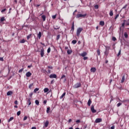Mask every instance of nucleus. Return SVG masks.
I'll return each mask as SVG.
<instances>
[{"mask_svg":"<svg viewBox=\"0 0 129 129\" xmlns=\"http://www.w3.org/2000/svg\"><path fill=\"white\" fill-rule=\"evenodd\" d=\"M63 78H64V82H65L67 79H66V76L64 75H62L61 77L60 78V79H63Z\"/></svg>","mask_w":129,"mask_h":129,"instance_id":"obj_19","label":"nucleus"},{"mask_svg":"<svg viewBox=\"0 0 129 129\" xmlns=\"http://www.w3.org/2000/svg\"><path fill=\"white\" fill-rule=\"evenodd\" d=\"M56 16H57V15H53L52 16V19H53V20H55V19H56Z\"/></svg>","mask_w":129,"mask_h":129,"instance_id":"obj_45","label":"nucleus"},{"mask_svg":"<svg viewBox=\"0 0 129 129\" xmlns=\"http://www.w3.org/2000/svg\"><path fill=\"white\" fill-rule=\"evenodd\" d=\"M40 102H39V100H35V104H36V105H39Z\"/></svg>","mask_w":129,"mask_h":129,"instance_id":"obj_30","label":"nucleus"},{"mask_svg":"<svg viewBox=\"0 0 129 129\" xmlns=\"http://www.w3.org/2000/svg\"><path fill=\"white\" fill-rule=\"evenodd\" d=\"M83 59L84 60H87V59H88V57L87 56H84Z\"/></svg>","mask_w":129,"mask_h":129,"instance_id":"obj_52","label":"nucleus"},{"mask_svg":"<svg viewBox=\"0 0 129 129\" xmlns=\"http://www.w3.org/2000/svg\"><path fill=\"white\" fill-rule=\"evenodd\" d=\"M118 17H119V15L117 14L115 17V20H116V19H117L118 18Z\"/></svg>","mask_w":129,"mask_h":129,"instance_id":"obj_49","label":"nucleus"},{"mask_svg":"<svg viewBox=\"0 0 129 129\" xmlns=\"http://www.w3.org/2000/svg\"><path fill=\"white\" fill-rule=\"evenodd\" d=\"M50 52H51V48H50V47H49V48L47 49V53H50Z\"/></svg>","mask_w":129,"mask_h":129,"instance_id":"obj_43","label":"nucleus"},{"mask_svg":"<svg viewBox=\"0 0 129 129\" xmlns=\"http://www.w3.org/2000/svg\"><path fill=\"white\" fill-rule=\"evenodd\" d=\"M114 127H115L114 125H113L111 127V129H114Z\"/></svg>","mask_w":129,"mask_h":129,"instance_id":"obj_61","label":"nucleus"},{"mask_svg":"<svg viewBox=\"0 0 129 129\" xmlns=\"http://www.w3.org/2000/svg\"><path fill=\"white\" fill-rule=\"evenodd\" d=\"M48 125H49V121L46 120L45 123L44 127H47Z\"/></svg>","mask_w":129,"mask_h":129,"instance_id":"obj_13","label":"nucleus"},{"mask_svg":"<svg viewBox=\"0 0 129 129\" xmlns=\"http://www.w3.org/2000/svg\"><path fill=\"white\" fill-rule=\"evenodd\" d=\"M106 50L104 52L105 55L107 57L108 56V54L109 53V49L110 48V47L109 46H105Z\"/></svg>","mask_w":129,"mask_h":129,"instance_id":"obj_1","label":"nucleus"},{"mask_svg":"<svg viewBox=\"0 0 129 129\" xmlns=\"http://www.w3.org/2000/svg\"><path fill=\"white\" fill-rule=\"evenodd\" d=\"M29 96L30 97H32V96H33V93H31L30 94H29Z\"/></svg>","mask_w":129,"mask_h":129,"instance_id":"obj_54","label":"nucleus"},{"mask_svg":"<svg viewBox=\"0 0 129 129\" xmlns=\"http://www.w3.org/2000/svg\"><path fill=\"white\" fill-rule=\"evenodd\" d=\"M26 77H30V76H32V73H31L30 72H28L26 74Z\"/></svg>","mask_w":129,"mask_h":129,"instance_id":"obj_10","label":"nucleus"},{"mask_svg":"<svg viewBox=\"0 0 129 129\" xmlns=\"http://www.w3.org/2000/svg\"><path fill=\"white\" fill-rule=\"evenodd\" d=\"M27 103V104H28L29 106L31 105V98H30L28 99Z\"/></svg>","mask_w":129,"mask_h":129,"instance_id":"obj_15","label":"nucleus"},{"mask_svg":"<svg viewBox=\"0 0 129 129\" xmlns=\"http://www.w3.org/2000/svg\"><path fill=\"white\" fill-rule=\"evenodd\" d=\"M118 100H119V101H121V102H124V103L125 102H128L129 103V99H126V100H124L123 101H121L119 99V98H118Z\"/></svg>","mask_w":129,"mask_h":129,"instance_id":"obj_16","label":"nucleus"},{"mask_svg":"<svg viewBox=\"0 0 129 129\" xmlns=\"http://www.w3.org/2000/svg\"><path fill=\"white\" fill-rule=\"evenodd\" d=\"M24 71V68L21 69L19 71V73H22Z\"/></svg>","mask_w":129,"mask_h":129,"instance_id":"obj_41","label":"nucleus"},{"mask_svg":"<svg viewBox=\"0 0 129 129\" xmlns=\"http://www.w3.org/2000/svg\"><path fill=\"white\" fill-rule=\"evenodd\" d=\"M12 94H13V91H9L7 93V95L8 96H9V95H12Z\"/></svg>","mask_w":129,"mask_h":129,"instance_id":"obj_17","label":"nucleus"},{"mask_svg":"<svg viewBox=\"0 0 129 129\" xmlns=\"http://www.w3.org/2000/svg\"><path fill=\"white\" fill-rule=\"evenodd\" d=\"M59 27H54V30H58Z\"/></svg>","mask_w":129,"mask_h":129,"instance_id":"obj_63","label":"nucleus"},{"mask_svg":"<svg viewBox=\"0 0 129 129\" xmlns=\"http://www.w3.org/2000/svg\"><path fill=\"white\" fill-rule=\"evenodd\" d=\"M44 52H45V50H44V48H42L40 51L41 57H44V55L45 54Z\"/></svg>","mask_w":129,"mask_h":129,"instance_id":"obj_5","label":"nucleus"},{"mask_svg":"<svg viewBox=\"0 0 129 129\" xmlns=\"http://www.w3.org/2000/svg\"><path fill=\"white\" fill-rule=\"evenodd\" d=\"M124 80H125V76L123 75L122 77V79L121 80V83H123L124 82Z\"/></svg>","mask_w":129,"mask_h":129,"instance_id":"obj_11","label":"nucleus"},{"mask_svg":"<svg viewBox=\"0 0 129 129\" xmlns=\"http://www.w3.org/2000/svg\"><path fill=\"white\" fill-rule=\"evenodd\" d=\"M37 91H39V88H36L34 90V93H36L37 92Z\"/></svg>","mask_w":129,"mask_h":129,"instance_id":"obj_36","label":"nucleus"},{"mask_svg":"<svg viewBox=\"0 0 129 129\" xmlns=\"http://www.w3.org/2000/svg\"><path fill=\"white\" fill-rule=\"evenodd\" d=\"M46 112L47 113H49L50 112V107L47 108Z\"/></svg>","mask_w":129,"mask_h":129,"instance_id":"obj_35","label":"nucleus"},{"mask_svg":"<svg viewBox=\"0 0 129 129\" xmlns=\"http://www.w3.org/2000/svg\"><path fill=\"white\" fill-rule=\"evenodd\" d=\"M33 85H34V84H31L29 86V89H32V86H33Z\"/></svg>","mask_w":129,"mask_h":129,"instance_id":"obj_40","label":"nucleus"},{"mask_svg":"<svg viewBox=\"0 0 129 129\" xmlns=\"http://www.w3.org/2000/svg\"><path fill=\"white\" fill-rule=\"evenodd\" d=\"M15 104H16V105H18V101L16 100L14 102Z\"/></svg>","mask_w":129,"mask_h":129,"instance_id":"obj_57","label":"nucleus"},{"mask_svg":"<svg viewBox=\"0 0 129 129\" xmlns=\"http://www.w3.org/2000/svg\"><path fill=\"white\" fill-rule=\"evenodd\" d=\"M94 8H95V9H96V10H97V9H98V8H99V7L98 6V5H95V6H94Z\"/></svg>","mask_w":129,"mask_h":129,"instance_id":"obj_42","label":"nucleus"},{"mask_svg":"<svg viewBox=\"0 0 129 129\" xmlns=\"http://www.w3.org/2000/svg\"><path fill=\"white\" fill-rule=\"evenodd\" d=\"M87 14H77V18H82L83 17L84 18L86 17Z\"/></svg>","mask_w":129,"mask_h":129,"instance_id":"obj_3","label":"nucleus"},{"mask_svg":"<svg viewBox=\"0 0 129 129\" xmlns=\"http://www.w3.org/2000/svg\"><path fill=\"white\" fill-rule=\"evenodd\" d=\"M31 37H32V34H30L27 36V40H29L30 39V38H31Z\"/></svg>","mask_w":129,"mask_h":129,"instance_id":"obj_37","label":"nucleus"},{"mask_svg":"<svg viewBox=\"0 0 129 129\" xmlns=\"http://www.w3.org/2000/svg\"><path fill=\"white\" fill-rule=\"evenodd\" d=\"M5 11H7L6 9H4L1 11L2 13H5Z\"/></svg>","mask_w":129,"mask_h":129,"instance_id":"obj_51","label":"nucleus"},{"mask_svg":"<svg viewBox=\"0 0 129 129\" xmlns=\"http://www.w3.org/2000/svg\"><path fill=\"white\" fill-rule=\"evenodd\" d=\"M126 7H127V5H125L122 8V9H126Z\"/></svg>","mask_w":129,"mask_h":129,"instance_id":"obj_58","label":"nucleus"},{"mask_svg":"<svg viewBox=\"0 0 129 129\" xmlns=\"http://www.w3.org/2000/svg\"><path fill=\"white\" fill-rule=\"evenodd\" d=\"M92 103V102L91 101V100L89 99L88 101V105L89 106H90V105Z\"/></svg>","mask_w":129,"mask_h":129,"instance_id":"obj_23","label":"nucleus"},{"mask_svg":"<svg viewBox=\"0 0 129 129\" xmlns=\"http://www.w3.org/2000/svg\"><path fill=\"white\" fill-rule=\"evenodd\" d=\"M41 18H42L43 22H45V21H46V16L42 15Z\"/></svg>","mask_w":129,"mask_h":129,"instance_id":"obj_22","label":"nucleus"},{"mask_svg":"<svg viewBox=\"0 0 129 129\" xmlns=\"http://www.w3.org/2000/svg\"><path fill=\"white\" fill-rule=\"evenodd\" d=\"M112 41H116V38L113 37L112 38Z\"/></svg>","mask_w":129,"mask_h":129,"instance_id":"obj_48","label":"nucleus"},{"mask_svg":"<svg viewBox=\"0 0 129 129\" xmlns=\"http://www.w3.org/2000/svg\"><path fill=\"white\" fill-rule=\"evenodd\" d=\"M67 53H68V55H70V54L72 53V50L68 49L67 50Z\"/></svg>","mask_w":129,"mask_h":129,"instance_id":"obj_24","label":"nucleus"},{"mask_svg":"<svg viewBox=\"0 0 129 129\" xmlns=\"http://www.w3.org/2000/svg\"><path fill=\"white\" fill-rule=\"evenodd\" d=\"M48 91H49V88H45L44 89V92L47 93V92H48Z\"/></svg>","mask_w":129,"mask_h":129,"instance_id":"obj_25","label":"nucleus"},{"mask_svg":"<svg viewBox=\"0 0 129 129\" xmlns=\"http://www.w3.org/2000/svg\"><path fill=\"white\" fill-rule=\"evenodd\" d=\"M72 44H74V45H75V44H76L77 43V40H73L72 41Z\"/></svg>","mask_w":129,"mask_h":129,"instance_id":"obj_27","label":"nucleus"},{"mask_svg":"<svg viewBox=\"0 0 129 129\" xmlns=\"http://www.w3.org/2000/svg\"><path fill=\"white\" fill-rule=\"evenodd\" d=\"M66 95V92H64L62 95L60 96V97H59L60 99H62V98H63V97H64V96H65Z\"/></svg>","mask_w":129,"mask_h":129,"instance_id":"obj_18","label":"nucleus"},{"mask_svg":"<svg viewBox=\"0 0 129 129\" xmlns=\"http://www.w3.org/2000/svg\"><path fill=\"white\" fill-rule=\"evenodd\" d=\"M126 26H129V21H126V23H125Z\"/></svg>","mask_w":129,"mask_h":129,"instance_id":"obj_46","label":"nucleus"},{"mask_svg":"<svg viewBox=\"0 0 129 129\" xmlns=\"http://www.w3.org/2000/svg\"><path fill=\"white\" fill-rule=\"evenodd\" d=\"M91 110L93 113H95V112H96V110L94 109V106L93 105L91 106Z\"/></svg>","mask_w":129,"mask_h":129,"instance_id":"obj_4","label":"nucleus"},{"mask_svg":"<svg viewBox=\"0 0 129 129\" xmlns=\"http://www.w3.org/2000/svg\"><path fill=\"white\" fill-rule=\"evenodd\" d=\"M31 129H37V128H36V127H32L31 128Z\"/></svg>","mask_w":129,"mask_h":129,"instance_id":"obj_64","label":"nucleus"},{"mask_svg":"<svg viewBox=\"0 0 129 129\" xmlns=\"http://www.w3.org/2000/svg\"><path fill=\"white\" fill-rule=\"evenodd\" d=\"M79 87H81V84L80 83H77L75 85V88H79Z\"/></svg>","mask_w":129,"mask_h":129,"instance_id":"obj_7","label":"nucleus"},{"mask_svg":"<svg viewBox=\"0 0 129 129\" xmlns=\"http://www.w3.org/2000/svg\"><path fill=\"white\" fill-rule=\"evenodd\" d=\"M60 34L57 35V36H56V41H58V40H59V39H60Z\"/></svg>","mask_w":129,"mask_h":129,"instance_id":"obj_34","label":"nucleus"},{"mask_svg":"<svg viewBox=\"0 0 129 129\" xmlns=\"http://www.w3.org/2000/svg\"><path fill=\"white\" fill-rule=\"evenodd\" d=\"M37 37L39 39H41V37H42V32H41V31L39 32Z\"/></svg>","mask_w":129,"mask_h":129,"instance_id":"obj_14","label":"nucleus"},{"mask_svg":"<svg viewBox=\"0 0 129 129\" xmlns=\"http://www.w3.org/2000/svg\"><path fill=\"white\" fill-rule=\"evenodd\" d=\"M72 31H74V22H73L72 25Z\"/></svg>","mask_w":129,"mask_h":129,"instance_id":"obj_28","label":"nucleus"},{"mask_svg":"<svg viewBox=\"0 0 129 129\" xmlns=\"http://www.w3.org/2000/svg\"><path fill=\"white\" fill-rule=\"evenodd\" d=\"M100 26H102V27H103L104 26V21H100L99 23Z\"/></svg>","mask_w":129,"mask_h":129,"instance_id":"obj_21","label":"nucleus"},{"mask_svg":"<svg viewBox=\"0 0 129 129\" xmlns=\"http://www.w3.org/2000/svg\"><path fill=\"white\" fill-rule=\"evenodd\" d=\"M123 23H122V27H124V25L125 24V22H126V20H123Z\"/></svg>","mask_w":129,"mask_h":129,"instance_id":"obj_38","label":"nucleus"},{"mask_svg":"<svg viewBox=\"0 0 129 129\" xmlns=\"http://www.w3.org/2000/svg\"><path fill=\"white\" fill-rule=\"evenodd\" d=\"M53 83H54V80H52L50 82V84H53Z\"/></svg>","mask_w":129,"mask_h":129,"instance_id":"obj_59","label":"nucleus"},{"mask_svg":"<svg viewBox=\"0 0 129 129\" xmlns=\"http://www.w3.org/2000/svg\"><path fill=\"white\" fill-rule=\"evenodd\" d=\"M5 21H6V19H5V17H2L1 18L0 22H4Z\"/></svg>","mask_w":129,"mask_h":129,"instance_id":"obj_26","label":"nucleus"},{"mask_svg":"<svg viewBox=\"0 0 129 129\" xmlns=\"http://www.w3.org/2000/svg\"><path fill=\"white\" fill-rule=\"evenodd\" d=\"M109 16L110 17H112V16H113V11H112L111 10H110Z\"/></svg>","mask_w":129,"mask_h":129,"instance_id":"obj_20","label":"nucleus"},{"mask_svg":"<svg viewBox=\"0 0 129 129\" xmlns=\"http://www.w3.org/2000/svg\"><path fill=\"white\" fill-rule=\"evenodd\" d=\"M76 122H77V123H79V122H80V120H77L76 121Z\"/></svg>","mask_w":129,"mask_h":129,"instance_id":"obj_56","label":"nucleus"},{"mask_svg":"<svg viewBox=\"0 0 129 129\" xmlns=\"http://www.w3.org/2000/svg\"><path fill=\"white\" fill-rule=\"evenodd\" d=\"M121 53V49H120V50H119V52L117 55V57H118L120 55Z\"/></svg>","mask_w":129,"mask_h":129,"instance_id":"obj_33","label":"nucleus"},{"mask_svg":"<svg viewBox=\"0 0 129 129\" xmlns=\"http://www.w3.org/2000/svg\"><path fill=\"white\" fill-rule=\"evenodd\" d=\"M0 61H4V58L3 57H0Z\"/></svg>","mask_w":129,"mask_h":129,"instance_id":"obj_60","label":"nucleus"},{"mask_svg":"<svg viewBox=\"0 0 129 129\" xmlns=\"http://www.w3.org/2000/svg\"><path fill=\"white\" fill-rule=\"evenodd\" d=\"M120 105H121V103H118L117 104V107H119V106H120Z\"/></svg>","mask_w":129,"mask_h":129,"instance_id":"obj_50","label":"nucleus"},{"mask_svg":"<svg viewBox=\"0 0 129 129\" xmlns=\"http://www.w3.org/2000/svg\"><path fill=\"white\" fill-rule=\"evenodd\" d=\"M26 42V40H25V39H22L21 40L20 42L21 43V44H24V43H25Z\"/></svg>","mask_w":129,"mask_h":129,"instance_id":"obj_31","label":"nucleus"},{"mask_svg":"<svg viewBox=\"0 0 129 129\" xmlns=\"http://www.w3.org/2000/svg\"><path fill=\"white\" fill-rule=\"evenodd\" d=\"M43 104H47V100H44V101H43Z\"/></svg>","mask_w":129,"mask_h":129,"instance_id":"obj_55","label":"nucleus"},{"mask_svg":"<svg viewBox=\"0 0 129 129\" xmlns=\"http://www.w3.org/2000/svg\"><path fill=\"white\" fill-rule=\"evenodd\" d=\"M41 45H42V46H45V44L43 43L42 42H40Z\"/></svg>","mask_w":129,"mask_h":129,"instance_id":"obj_62","label":"nucleus"},{"mask_svg":"<svg viewBox=\"0 0 129 129\" xmlns=\"http://www.w3.org/2000/svg\"><path fill=\"white\" fill-rule=\"evenodd\" d=\"M91 72H92L93 73H95L96 72V68H92L90 69Z\"/></svg>","mask_w":129,"mask_h":129,"instance_id":"obj_9","label":"nucleus"},{"mask_svg":"<svg viewBox=\"0 0 129 129\" xmlns=\"http://www.w3.org/2000/svg\"><path fill=\"white\" fill-rule=\"evenodd\" d=\"M83 31V28L82 27H80L78 28L77 30V37H79V35H80V33H81L82 31Z\"/></svg>","mask_w":129,"mask_h":129,"instance_id":"obj_2","label":"nucleus"},{"mask_svg":"<svg viewBox=\"0 0 129 129\" xmlns=\"http://www.w3.org/2000/svg\"><path fill=\"white\" fill-rule=\"evenodd\" d=\"M124 36L125 37V38H127V37H128V36L127 35V33L126 32H125L124 34Z\"/></svg>","mask_w":129,"mask_h":129,"instance_id":"obj_39","label":"nucleus"},{"mask_svg":"<svg viewBox=\"0 0 129 129\" xmlns=\"http://www.w3.org/2000/svg\"><path fill=\"white\" fill-rule=\"evenodd\" d=\"M86 55H87V52H84L80 54V56H82V57H85V56H86Z\"/></svg>","mask_w":129,"mask_h":129,"instance_id":"obj_12","label":"nucleus"},{"mask_svg":"<svg viewBox=\"0 0 129 129\" xmlns=\"http://www.w3.org/2000/svg\"><path fill=\"white\" fill-rule=\"evenodd\" d=\"M101 121H102V119L100 118H98L95 120L96 123H98V122H101Z\"/></svg>","mask_w":129,"mask_h":129,"instance_id":"obj_6","label":"nucleus"},{"mask_svg":"<svg viewBox=\"0 0 129 129\" xmlns=\"http://www.w3.org/2000/svg\"><path fill=\"white\" fill-rule=\"evenodd\" d=\"M14 119V117H11L10 119L8 120V122H10V121H12Z\"/></svg>","mask_w":129,"mask_h":129,"instance_id":"obj_32","label":"nucleus"},{"mask_svg":"<svg viewBox=\"0 0 129 129\" xmlns=\"http://www.w3.org/2000/svg\"><path fill=\"white\" fill-rule=\"evenodd\" d=\"M17 114L18 116L20 115H21V111H18L17 113Z\"/></svg>","mask_w":129,"mask_h":129,"instance_id":"obj_44","label":"nucleus"},{"mask_svg":"<svg viewBox=\"0 0 129 129\" xmlns=\"http://www.w3.org/2000/svg\"><path fill=\"white\" fill-rule=\"evenodd\" d=\"M27 119H28V117L27 116H25L23 118V120H27Z\"/></svg>","mask_w":129,"mask_h":129,"instance_id":"obj_47","label":"nucleus"},{"mask_svg":"<svg viewBox=\"0 0 129 129\" xmlns=\"http://www.w3.org/2000/svg\"><path fill=\"white\" fill-rule=\"evenodd\" d=\"M97 53L98 56H100V50L97 49Z\"/></svg>","mask_w":129,"mask_h":129,"instance_id":"obj_29","label":"nucleus"},{"mask_svg":"<svg viewBox=\"0 0 129 129\" xmlns=\"http://www.w3.org/2000/svg\"><path fill=\"white\" fill-rule=\"evenodd\" d=\"M49 78H57V75L56 74H51L49 76Z\"/></svg>","mask_w":129,"mask_h":129,"instance_id":"obj_8","label":"nucleus"},{"mask_svg":"<svg viewBox=\"0 0 129 129\" xmlns=\"http://www.w3.org/2000/svg\"><path fill=\"white\" fill-rule=\"evenodd\" d=\"M47 68L49 69H53V67H51V66H48Z\"/></svg>","mask_w":129,"mask_h":129,"instance_id":"obj_53","label":"nucleus"}]
</instances>
